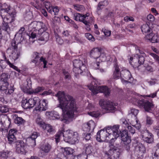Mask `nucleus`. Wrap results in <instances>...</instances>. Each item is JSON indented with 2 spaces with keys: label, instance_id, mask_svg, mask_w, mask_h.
I'll return each instance as SVG.
<instances>
[{
  "label": "nucleus",
  "instance_id": "1",
  "mask_svg": "<svg viewBox=\"0 0 159 159\" xmlns=\"http://www.w3.org/2000/svg\"><path fill=\"white\" fill-rule=\"evenodd\" d=\"M55 96L58 97L59 103L57 107L62 109L64 114L62 120L68 123L69 119L78 112V107L73 98L69 95L66 96L64 92L59 91Z\"/></svg>",
  "mask_w": 159,
  "mask_h": 159
},
{
  "label": "nucleus",
  "instance_id": "2",
  "mask_svg": "<svg viewBox=\"0 0 159 159\" xmlns=\"http://www.w3.org/2000/svg\"><path fill=\"white\" fill-rule=\"evenodd\" d=\"M64 138V140L71 144H74L78 140L79 137L77 132H74L70 130L65 131L61 128L55 136V141L57 143L60 141L61 137Z\"/></svg>",
  "mask_w": 159,
  "mask_h": 159
},
{
  "label": "nucleus",
  "instance_id": "3",
  "mask_svg": "<svg viewBox=\"0 0 159 159\" xmlns=\"http://www.w3.org/2000/svg\"><path fill=\"white\" fill-rule=\"evenodd\" d=\"M98 81L93 79L90 85L88 86L89 89L91 91L93 94H96L99 93H103L105 96L107 97L110 93V90L106 86H98Z\"/></svg>",
  "mask_w": 159,
  "mask_h": 159
},
{
  "label": "nucleus",
  "instance_id": "4",
  "mask_svg": "<svg viewBox=\"0 0 159 159\" xmlns=\"http://www.w3.org/2000/svg\"><path fill=\"white\" fill-rule=\"evenodd\" d=\"M16 10L11 8V7L6 3H4L0 8V15L1 17H11L12 20L13 18L16 16Z\"/></svg>",
  "mask_w": 159,
  "mask_h": 159
},
{
  "label": "nucleus",
  "instance_id": "5",
  "mask_svg": "<svg viewBox=\"0 0 159 159\" xmlns=\"http://www.w3.org/2000/svg\"><path fill=\"white\" fill-rule=\"evenodd\" d=\"M29 30L31 32H34L38 30V34H41L46 31L47 27L45 24L41 22L34 21L32 22L28 25Z\"/></svg>",
  "mask_w": 159,
  "mask_h": 159
},
{
  "label": "nucleus",
  "instance_id": "6",
  "mask_svg": "<svg viewBox=\"0 0 159 159\" xmlns=\"http://www.w3.org/2000/svg\"><path fill=\"white\" fill-rule=\"evenodd\" d=\"M40 53L37 52H33L31 55V62L34 63L35 66H42L43 63L42 62H43V67L46 68L47 61L45 58H43V57H40Z\"/></svg>",
  "mask_w": 159,
  "mask_h": 159
},
{
  "label": "nucleus",
  "instance_id": "7",
  "mask_svg": "<svg viewBox=\"0 0 159 159\" xmlns=\"http://www.w3.org/2000/svg\"><path fill=\"white\" fill-rule=\"evenodd\" d=\"M132 102L134 103L137 102L140 107H143L145 111H149L153 108V105L152 102L141 98L138 100L136 98L133 97Z\"/></svg>",
  "mask_w": 159,
  "mask_h": 159
},
{
  "label": "nucleus",
  "instance_id": "8",
  "mask_svg": "<svg viewBox=\"0 0 159 159\" xmlns=\"http://www.w3.org/2000/svg\"><path fill=\"white\" fill-rule=\"evenodd\" d=\"M107 129L109 132L108 134L109 140L110 139L112 142L113 140L116 139L120 134L121 131L119 130V125H118L108 126Z\"/></svg>",
  "mask_w": 159,
  "mask_h": 159
},
{
  "label": "nucleus",
  "instance_id": "9",
  "mask_svg": "<svg viewBox=\"0 0 159 159\" xmlns=\"http://www.w3.org/2000/svg\"><path fill=\"white\" fill-rule=\"evenodd\" d=\"M99 104L102 108L107 111L108 112H114L116 110V106L118 104L109 101H104L101 99L99 101Z\"/></svg>",
  "mask_w": 159,
  "mask_h": 159
},
{
  "label": "nucleus",
  "instance_id": "10",
  "mask_svg": "<svg viewBox=\"0 0 159 159\" xmlns=\"http://www.w3.org/2000/svg\"><path fill=\"white\" fill-rule=\"evenodd\" d=\"M74 18L75 20L83 23L86 25V29L87 30L89 31L91 30L90 26L93 22L94 21V19L92 17H90V20H84V17L83 16L82 14L76 13L74 14Z\"/></svg>",
  "mask_w": 159,
  "mask_h": 159
},
{
  "label": "nucleus",
  "instance_id": "11",
  "mask_svg": "<svg viewBox=\"0 0 159 159\" xmlns=\"http://www.w3.org/2000/svg\"><path fill=\"white\" fill-rule=\"evenodd\" d=\"M19 42H17L15 40V38L12 40L11 45L7 49V52L9 50H12L11 57L12 59L15 61L17 60L20 56V52L19 50H17V44Z\"/></svg>",
  "mask_w": 159,
  "mask_h": 159
},
{
  "label": "nucleus",
  "instance_id": "12",
  "mask_svg": "<svg viewBox=\"0 0 159 159\" xmlns=\"http://www.w3.org/2000/svg\"><path fill=\"white\" fill-rule=\"evenodd\" d=\"M39 102V98L34 97L33 99L30 98L29 100L25 99L21 102V106L25 109L33 107L37 102Z\"/></svg>",
  "mask_w": 159,
  "mask_h": 159
},
{
  "label": "nucleus",
  "instance_id": "13",
  "mask_svg": "<svg viewBox=\"0 0 159 159\" xmlns=\"http://www.w3.org/2000/svg\"><path fill=\"white\" fill-rule=\"evenodd\" d=\"M13 18V20H12V18L11 17H2V22L1 24V28L2 30L6 32L7 34H9L10 33L11 29L8 24L11 23L15 20Z\"/></svg>",
  "mask_w": 159,
  "mask_h": 159
},
{
  "label": "nucleus",
  "instance_id": "14",
  "mask_svg": "<svg viewBox=\"0 0 159 159\" xmlns=\"http://www.w3.org/2000/svg\"><path fill=\"white\" fill-rule=\"evenodd\" d=\"M108 130L107 127L101 129L97 133L96 136V140L98 142H102L109 141V138L108 137Z\"/></svg>",
  "mask_w": 159,
  "mask_h": 159
},
{
  "label": "nucleus",
  "instance_id": "15",
  "mask_svg": "<svg viewBox=\"0 0 159 159\" xmlns=\"http://www.w3.org/2000/svg\"><path fill=\"white\" fill-rule=\"evenodd\" d=\"M141 136L143 140L148 143H152L154 142V136L148 130L141 131Z\"/></svg>",
  "mask_w": 159,
  "mask_h": 159
},
{
  "label": "nucleus",
  "instance_id": "16",
  "mask_svg": "<svg viewBox=\"0 0 159 159\" xmlns=\"http://www.w3.org/2000/svg\"><path fill=\"white\" fill-rule=\"evenodd\" d=\"M16 151L18 153L25 154L27 152L26 144L22 140L17 141L16 142Z\"/></svg>",
  "mask_w": 159,
  "mask_h": 159
},
{
  "label": "nucleus",
  "instance_id": "17",
  "mask_svg": "<svg viewBox=\"0 0 159 159\" xmlns=\"http://www.w3.org/2000/svg\"><path fill=\"white\" fill-rule=\"evenodd\" d=\"M48 104L47 100L44 99L41 101L39 98V102L36 103V105L37 104V106L35 108V110L40 112L46 110L48 108Z\"/></svg>",
  "mask_w": 159,
  "mask_h": 159
},
{
  "label": "nucleus",
  "instance_id": "18",
  "mask_svg": "<svg viewBox=\"0 0 159 159\" xmlns=\"http://www.w3.org/2000/svg\"><path fill=\"white\" fill-rule=\"evenodd\" d=\"M5 85L0 86V90L2 93L7 95H10L13 93L14 90V86L9 87V83H6Z\"/></svg>",
  "mask_w": 159,
  "mask_h": 159
},
{
  "label": "nucleus",
  "instance_id": "19",
  "mask_svg": "<svg viewBox=\"0 0 159 159\" xmlns=\"http://www.w3.org/2000/svg\"><path fill=\"white\" fill-rule=\"evenodd\" d=\"M20 88L25 93H29L30 89L31 88V81L30 79L24 80L23 84L21 85Z\"/></svg>",
  "mask_w": 159,
  "mask_h": 159
},
{
  "label": "nucleus",
  "instance_id": "20",
  "mask_svg": "<svg viewBox=\"0 0 159 159\" xmlns=\"http://www.w3.org/2000/svg\"><path fill=\"white\" fill-rule=\"evenodd\" d=\"M134 60L136 61L135 64H134V67L138 68L140 65L143 64L145 58L143 55H140L139 54H136L134 56Z\"/></svg>",
  "mask_w": 159,
  "mask_h": 159
},
{
  "label": "nucleus",
  "instance_id": "21",
  "mask_svg": "<svg viewBox=\"0 0 159 159\" xmlns=\"http://www.w3.org/2000/svg\"><path fill=\"white\" fill-rule=\"evenodd\" d=\"M95 127V123L92 120L89 121L83 125V130L86 132H89L90 130L92 131Z\"/></svg>",
  "mask_w": 159,
  "mask_h": 159
},
{
  "label": "nucleus",
  "instance_id": "22",
  "mask_svg": "<svg viewBox=\"0 0 159 159\" xmlns=\"http://www.w3.org/2000/svg\"><path fill=\"white\" fill-rule=\"evenodd\" d=\"M101 52L102 48H94L90 51V56L95 59H98L99 57Z\"/></svg>",
  "mask_w": 159,
  "mask_h": 159
},
{
  "label": "nucleus",
  "instance_id": "23",
  "mask_svg": "<svg viewBox=\"0 0 159 159\" xmlns=\"http://www.w3.org/2000/svg\"><path fill=\"white\" fill-rule=\"evenodd\" d=\"M120 154V152L119 150L117 151L116 148L111 149L108 152V155L110 156V157L111 159H117Z\"/></svg>",
  "mask_w": 159,
  "mask_h": 159
},
{
  "label": "nucleus",
  "instance_id": "24",
  "mask_svg": "<svg viewBox=\"0 0 159 159\" xmlns=\"http://www.w3.org/2000/svg\"><path fill=\"white\" fill-rule=\"evenodd\" d=\"M120 134L121 140L124 143L125 142L128 143H131V138L128 135L127 130L124 129L122 131V132H120Z\"/></svg>",
  "mask_w": 159,
  "mask_h": 159
},
{
  "label": "nucleus",
  "instance_id": "25",
  "mask_svg": "<svg viewBox=\"0 0 159 159\" xmlns=\"http://www.w3.org/2000/svg\"><path fill=\"white\" fill-rule=\"evenodd\" d=\"M137 145L136 146V148L137 150L139 152V153L141 154L142 156L143 154L146 152V149L145 146L141 143L136 141Z\"/></svg>",
  "mask_w": 159,
  "mask_h": 159
},
{
  "label": "nucleus",
  "instance_id": "26",
  "mask_svg": "<svg viewBox=\"0 0 159 159\" xmlns=\"http://www.w3.org/2000/svg\"><path fill=\"white\" fill-rule=\"evenodd\" d=\"M38 136V134L36 132H33L30 137H28L27 139L31 143V146H34L36 145L35 139Z\"/></svg>",
  "mask_w": 159,
  "mask_h": 159
},
{
  "label": "nucleus",
  "instance_id": "27",
  "mask_svg": "<svg viewBox=\"0 0 159 159\" xmlns=\"http://www.w3.org/2000/svg\"><path fill=\"white\" fill-rule=\"evenodd\" d=\"M146 38L152 43H157L158 41V35L157 34H153L151 33L146 36Z\"/></svg>",
  "mask_w": 159,
  "mask_h": 159
},
{
  "label": "nucleus",
  "instance_id": "28",
  "mask_svg": "<svg viewBox=\"0 0 159 159\" xmlns=\"http://www.w3.org/2000/svg\"><path fill=\"white\" fill-rule=\"evenodd\" d=\"M114 67L115 70L113 75V78L114 79H118L121 76L120 69L116 63L114 65Z\"/></svg>",
  "mask_w": 159,
  "mask_h": 159
},
{
  "label": "nucleus",
  "instance_id": "29",
  "mask_svg": "<svg viewBox=\"0 0 159 159\" xmlns=\"http://www.w3.org/2000/svg\"><path fill=\"white\" fill-rule=\"evenodd\" d=\"M87 70L86 66H82L81 68H78L74 67L73 68V71L75 73V75L81 74L83 71H85Z\"/></svg>",
  "mask_w": 159,
  "mask_h": 159
},
{
  "label": "nucleus",
  "instance_id": "30",
  "mask_svg": "<svg viewBox=\"0 0 159 159\" xmlns=\"http://www.w3.org/2000/svg\"><path fill=\"white\" fill-rule=\"evenodd\" d=\"M8 75L7 73H3L1 76V85H5V84L8 83L7 80L8 79Z\"/></svg>",
  "mask_w": 159,
  "mask_h": 159
},
{
  "label": "nucleus",
  "instance_id": "31",
  "mask_svg": "<svg viewBox=\"0 0 159 159\" xmlns=\"http://www.w3.org/2000/svg\"><path fill=\"white\" fill-rule=\"evenodd\" d=\"M73 64L74 67L78 68H81L82 66H86V65L85 63H84L81 61L75 59L73 61Z\"/></svg>",
  "mask_w": 159,
  "mask_h": 159
},
{
  "label": "nucleus",
  "instance_id": "32",
  "mask_svg": "<svg viewBox=\"0 0 159 159\" xmlns=\"http://www.w3.org/2000/svg\"><path fill=\"white\" fill-rule=\"evenodd\" d=\"M108 4V2L107 0L102 1L99 2L98 5L97 10L98 11L102 9L104 7L107 6Z\"/></svg>",
  "mask_w": 159,
  "mask_h": 159
},
{
  "label": "nucleus",
  "instance_id": "33",
  "mask_svg": "<svg viewBox=\"0 0 159 159\" xmlns=\"http://www.w3.org/2000/svg\"><path fill=\"white\" fill-rule=\"evenodd\" d=\"M51 148V146L48 143L43 144L41 147L42 150L46 153L49 152L50 151Z\"/></svg>",
  "mask_w": 159,
  "mask_h": 159
},
{
  "label": "nucleus",
  "instance_id": "34",
  "mask_svg": "<svg viewBox=\"0 0 159 159\" xmlns=\"http://www.w3.org/2000/svg\"><path fill=\"white\" fill-rule=\"evenodd\" d=\"M93 143H92L87 144L85 145V151L86 154H90L93 150Z\"/></svg>",
  "mask_w": 159,
  "mask_h": 159
},
{
  "label": "nucleus",
  "instance_id": "35",
  "mask_svg": "<svg viewBox=\"0 0 159 159\" xmlns=\"http://www.w3.org/2000/svg\"><path fill=\"white\" fill-rule=\"evenodd\" d=\"M44 89V87L39 86L34 89L30 90L29 93L30 94H36L39 92L43 91Z\"/></svg>",
  "mask_w": 159,
  "mask_h": 159
},
{
  "label": "nucleus",
  "instance_id": "36",
  "mask_svg": "<svg viewBox=\"0 0 159 159\" xmlns=\"http://www.w3.org/2000/svg\"><path fill=\"white\" fill-rule=\"evenodd\" d=\"M43 128L44 129H46L48 132L51 134H53L55 132L54 129L51 125L49 124H45Z\"/></svg>",
  "mask_w": 159,
  "mask_h": 159
},
{
  "label": "nucleus",
  "instance_id": "37",
  "mask_svg": "<svg viewBox=\"0 0 159 159\" xmlns=\"http://www.w3.org/2000/svg\"><path fill=\"white\" fill-rule=\"evenodd\" d=\"M36 122L40 127H42V128L44 126L45 124V122L39 116H38L37 118L36 119Z\"/></svg>",
  "mask_w": 159,
  "mask_h": 159
},
{
  "label": "nucleus",
  "instance_id": "38",
  "mask_svg": "<svg viewBox=\"0 0 159 159\" xmlns=\"http://www.w3.org/2000/svg\"><path fill=\"white\" fill-rule=\"evenodd\" d=\"M74 152V149L70 147H67L64 148V154L68 155L72 154Z\"/></svg>",
  "mask_w": 159,
  "mask_h": 159
},
{
  "label": "nucleus",
  "instance_id": "39",
  "mask_svg": "<svg viewBox=\"0 0 159 159\" xmlns=\"http://www.w3.org/2000/svg\"><path fill=\"white\" fill-rule=\"evenodd\" d=\"M52 12H49L52 15H57L59 12V7L57 6H52L51 9Z\"/></svg>",
  "mask_w": 159,
  "mask_h": 159
},
{
  "label": "nucleus",
  "instance_id": "40",
  "mask_svg": "<svg viewBox=\"0 0 159 159\" xmlns=\"http://www.w3.org/2000/svg\"><path fill=\"white\" fill-rule=\"evenodd\" d=\"M141 29L143 33H146L150 32L151 29L147 24H144L141 26Z\"/></svg>",
  "mask_w": 159,
  "mask_h": 159
},
{
  "label": "nucleus",
  "instance_id": "41",
  "mask_svg": "<svg viewBox=\"0 0 159 159\" xmlns=\"http://www.w3.org/2000/svg\"><path fill=\"white\" fill-rule=\"evenodd\" d=\"M9 111L7 106L0 104V113H6Z\"/></svg>",
  "mask_w": 159,
  "mask_h": 159
},
{
  "label": "nucleus",
  "instance_id": "42",
  "mask_svg": "<svg viewBox=\"0 0 159 159\" xmlns=\"http://www.w3.org/2000/svg\"><path fill=\"white\" fill-rule=\"evenodd\" d=\"M136 124H134L132 122L131 123V125L133 127H134L136 128L137 129L139 130V131L141 132L140 130V128H141V124L139 122V121L138 120H136Z\"/></svg>",
  "mask_w": 159,
  "mask_h": 159
},
{
  "label": "nucleus",
  "instance_id": "43",
  "mask_svg": "<svg viewBox=\"0 0 159 159\" xmlns=\"http://www.w3.org/2000/svg\"><path fill=\"white\" fill-rule=\"evenodd\" d=\"M25 122V121L20 117H17L15 120V123L19 125L23 124Z\"/></svg>",
  "mask_w": 159,
  "mask_h": 159
},
{
  "label": "nucleus",
  "instance_id": "44",
  "mask_svg": "<svg viewBox=\"0 0 159 159\" xmlns=\"http://www.w3.org/2000/svg\"><path fill=\"white\" fill-rule=\"evenodd\" d=\"M10 152L8 151L0 152V157L7 158L9 156Z\"/></svg>",
  "mask_w": 159,
  "mask_h": 159
},
{
  "label": "nucleus",
  "instance_id": "45",
  "mask_svg": "<svg viewBox=\"0 0 159 159\" xmlns=\"http://www.w3.org/2000/svg\"><path fill=\"white\" fill-rule=\"evenodd\" d=\"M45 31L43 32L41 34H42L43 33L44 34L43 37H41L40 39L42 41H47L48 39L49 34ZM39 34L40 35V34Z\"/></svg>",
  "mask_w": 159,
  "mask_h": 159
},
{
  "label": "nucleus",
  "instance_id": "46",
  "mask_svg": "<svg viewBox=\"0 0 159 159\" xmlns=\"http://www.w3.org/2000/svg\"><path fill=\"white\" fill-rule=\"evenodd\" d=\"M7 138L9 143L10 144H12L14 143L16 140L15 136L7 135Z\"/></svg>",
  "mask_w": 159,
  "mask_h": 159
},
{
  "label": "nucleus",
  "instance_id": "47",
  "mask_svg": "<svg viewBox=\"0 0 159 159\" xmlns=\"http://www.w3.org/2000/svg\"><path fill=\"white\" fill-rule=\"evenodd\" d=\"M7 63L9 65L10 67L16 70L19 73H20L21 70L20 69H18L17 66H14L13 64L11 63L9 61H7Z\"/></svg>",
  "mask_w": 159,
  "mask_h": 159
},
{
  "label": "nucleus",
  "instance_id": "48",
  "mask_svg": "<svg viewBox=\"0 0 159 159\" xmlns=\"http://www.w3.org/2000/svg\"><path fill=\"white\" fill-rule=\"evenodd\" d=\"M122 126L124 127V128H127L129 125V124L128 123L127 121L125 118H122L120 120Z\"/></svg>",
  "mask_w": 159,
  "mask_h": 159
},
{
  "label": "nucleus",
  "instance_id": "49",
  "mask_svg": "<svg viewBox=\"0 0 159 159\" xmlns=\"http://www.w3.org/2000/svg\"><path fill=\"white\" fill-rule=\"evenodd\" d=\"M85 37L89 40L92 42H94L95 41V39L92 35L89 33H87L85 34Z\"/></svg>",
  "mask_w": 159,
  "mask_h": 159
},
{
  "label": "nucleus",
  "instance_id": "50",
  "mask_svg": "<svg viewBox=\"0 0 159 159\" xmlns=\"http://www.w3.org/2000/svg\"><path fill=\"white\" fill-rule=\"evenodd\" d=\"M99 64L100 62H97L95 63L94 64V66L95 68V69L99 70L100 72L101 73L105 72V71L104 69L100 68Z\"/></svg>",
  "mask_w": 159,
  "mask_h": 159
},
{
  "label": "nucleus",
  "instance_id": "51",
  "mask_svg": "<svg viewBox=\"0 0 159 159\" xmlns=\"http://www.w3.org/2000/svg\"><path fill=\"white\" fill-rule=\"evenodd\" d=\"M124 73V78L126 80H130L131 77V75L130 72L128 71H125Z\"/></svg>",
  "mask_w": 159,
  "mask_h": 159
},
{
  "label": "nucleus",
  "instance_id": "52",
  "mask_svg": "<svg viewBox=\"0 0 159 159\" xmlns=\"http://www.w3.org/2000/svg\"><path fill=\"white\" fill-rule=\"evenodd\" d=\"M17 130L16 129H11L9 131L8 135L15 136L17 134Z\"/></svg>",
  "mask_w": 159,
  "mask_h": 159
},
{
  "label": "nucleus",
  "instance_id": "53",
  "mask_svg": "<svg viewBox=\"0 0 159 159\" xmlns=\"http://www.w3.org/2000/svg\"><path fill=\"white\" fill-rule=\"evenodd\" d=\"M74 7L75 9L79 11L83 10L84 8V6L82 5H74Z\"/></svg>",
  "mask_w": 159,
  "mask_h": 159
},
{
  "label": "nucleus",
  "instance_id": "54",
  "mask_svg": "<svg viewBox=\"0 0 159 159\" xmlns=\"http://www.w3.org/2000/svg\"><path fill=\"white\" fill-rule=\"evenodd\" d=\"M45 7L48 12H52L51 9L52 7V5L50 4V2H46L45 4Z\"/></svg>",
  "mask_w": 159,
  "mask_h": 159
},
{
  "label": "nucleus",
  "instance_id": "55",
  "mask_svg": "<svg viewBox=\"0 0 159 159\" xmlns=\"http://www.w3.org/2000/svg\"><path fill=\"white\" fill-rule=\"evenodd\" d=\"M130 143H128V142H127L124 143V147L125 148L127 151V152H130Z\"/></svg>",
  "mask_w": 159,
  "mask_h": 159
},
{
  "label": "nucleus",
  "instance_id": "56",
  "mask_svg": "<svg viewBox=\"0 0 159 159\" xmlns=\"http://www.w3.org/2000/svg\"><path fill=\"white\" fill-rule=\"evenodd\" d=\"M88 113L89 115L95 118L98 117L100 115L99 112L96 111L88 112Z\"/></svg>",
  "mask_w": 159,
  "mask_h": 159
},
{
  "label": "nucleus",
  "instance_id": "57",
  "mask_svg": "<svg viewBox=\"0 0 159 159\" xmlns=\"http://www.w3.org/2000/svg\"><path fill=\"white\" fill-rule=\"evenodd\" d=\"M153 121L151 118L147 116L146 118V124L148 125H151L153 123Z\"/></svg>",
  "mask_w": 159,
  "mask_h": 159
},
{
  "label": "nucleus",
  "instance_id": "58",
  "mask_svg": "<svg viewBox=\"0 0 159 159\" xmlns=\"http://www.w3.org/2000/svg\"><path fill=\"white\" fill-rule=\"evenodd\" d=\"M150 55L153 57L155 61L159 64V57L155 53H151L150 54Z\"/></svg>",
  "mask_w": 159,
  "mask_h": 159
},
{
  "label": "nucleus",
  "instance_id": "59",
  "mask_svg": "<svg viewBox=\"0 0 159 159\" xmlns=\"http://www.w3.org/2000/svg\"><path fill=\"white\" fill-rule=\"evenodd\" d=\"M53 113H54V112H47L46 114L47 115H49V117L50 119L54 120L57 118V116L55 117V116H53L54 115Z\"/></svg>",
  "mask_w": 159,
  "mask_h": 159
},
{
  "label": "nucleus",
  "instance_id": "60",
  "mask_svg": "<svg viewBox=\"0 0 159 159\" xmlns=\"http://www.w3.org/2000/svg\"><path fill=\"white\" fill-rule=\"evenodd\" d=\"M63 73L65 76L66 79H70V78L71 76L69 73L65 70H63Z\"/></svg>",
  "mask_w": 159,
  "mask_h": 159
},
{
  "label": "nucleus",
  "instance_id": "61",
  "mask_svg": "<svg viewBox=\"0 0 159 159\" xmlns=\"http://www.w3.org/2000/svg\"><path fill=\"white\" fill-rule=\"evenodd\" d=\"M83 136L86 141L90 140L91 139V135L90 133H84Z\"/></svg>",
  "mask_w": 159,
  "mask_h": 159
},
{
  "label": "nucleus",
  "instance_id": "62",
  "mask_svg": "<svg viewBox=\"0 0 159 159\" xmlns=\"http://www.w3.org/2000/svg\"><path fill=\"white\" fill-rule=\"evenodd\" d=\"M155 19L154 17L151 14H149L147 16V19L149 21L152 22Z\"/></svg>",
  "mask_w": 159,
  "mask_h": 159
},
{
  "label": "nucleus",
  "instance_id": "63",
  "mask_svg": "<svg viewBox=\"0 0 159 159\" xmlns=\"http://www.w3.org/2000/svg\"><path fill=\"white\" fill-rule=\"evenodd\" d=\"M131 113L135 117L139 113V110L134 108H132L131 109Z\"/></svg>",
  "mask_w": 159,
  "mask_h": 159
},
{
  "label": "nucleus",
  "instance_id": "64",
  "mask_svg": "<svg viewBox=\"0 0 159 159\" xmlns=\"http://www.w3.org/2000/svg\"><path fill=\"white\" fill-rule=\"evenodd\" d=\"M87 155L85 154H82L78 155L77 156V159H86Z\"/></svg>",
  "mask_w": 159,
  "mask_h": 159
}]
</instances>
